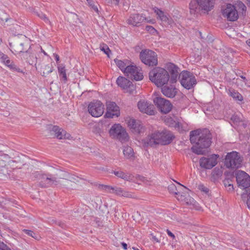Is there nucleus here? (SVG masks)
<instances>
[{
	"label": "nucleus",
	"instance_id": "39",
	"mask_svg": "<svg viewBox=\"0 0 250 250\" xmlns=\"http://www.w3.org/2000/svg\"><path fill=\"white\" fill-rule=\"evenodd\" d=\"M22 231L25 234H27L30 236H31L32 237L34 238L36 240H39L40 238V236L37 233H35L32 230L24 229Z\"/></svg>",
	"mask_w": 250,
	"mask_h": 250
},
{
	"label": "nucleus",
	"instance_id": "33",
	"mask_svg": "<svg viewBox=\"0 0 250 250\" xmlns=\"http://www.w3.org/2000/svg\"><path fill=\"white\" fill-rule=\"evenodd\" d=\"M53 70V67L51 64H47L44 65L42 67L41 72L43 74V76H46L48 75L50 73H51Z\"/></svg>",
	"mask_w": 250,
	"mask_h": 250
},
{
	"label": "nucleus",
	"instance_id": "10",
	"mask_svg": "<svg viewBox=\"0 0 250 250\" xmlns=\"http://www.w3.org/2000/svg\"><path fill=\"white\" fill-rule=\"evenodd\" d=\"M45 131V135L50 137H55L59 139L65 137V131L57 125H47Z\"/></svg>",
	"mask_w": 250,
	"mask_h": 250
},
{
	"label": "nucleus",
	"instance_id": "3",
	"mask_svg": "<svg viewBox=\"0 0 250 250\" xmlns=\"http://www.w3.org/2000/svg\"><path fill=\"white\" fill-rule=\"evenodd\" d=\"M149 80L158 87H161L166 84L169 80L168 71L161 67H156L149 73Z\"/></svg>",
	"mask_w": 250,
	"mask_h": 250
},
{
	"label": "nucleus",
	"instance_id": "54",
	"mask_svg": "<svg viewBox=\"0 0 250 250\" xmlns=\"http://www.w3.org/2000/svg\"><path fill=\"white\" fill-rule=\"evenodd\" d=\"M122 246H123V248L124 250L127 249V245L126 243L124 242L122 243Z\"/></svg>",
	"mask_w": 250,
	"mask_h": 250
},
{
	"label": "nucleus",
	"instance_id": "16",
	"mask_svg": "<svg viewBox=\"0 0 250 250\" xmlns=\"http://www.w3.org/2000/svg\"><path fill=\"white\" fill-rule=\"evenodd\" d=\"M223 16L229 21H235L238 18V14L236 7L231 4H228L222 12Z\"/></svg>",
	"mask_w": 250,
	"mask_h": 250
},
{
	"label": "nucleus",
	"instance_id": "59",
	"mask_svg": "<svg viewBox=\"0 0 250 250\" xmlns=\"http://www.w3.org/2000/svg\"><path fill=\"white\" fill-rule=\"evenodd\" d=\"M25 59H27V60H28V58H27V57H26ZM27 61H28V62H29L30 64H33V62H29V61H28V60H27Z\"/></svg>",
	"mask_w": 250,
	"mask_h": 250
},
{
	"label": "nucleus",
	"instance_id": "14",
	"mask_svg": "<svg viewBox=\"0 0 250 250\" xmlns=\"http://www.w3.org/2000/svg\"><path fill=\"white\" fill-rule=\"evenodd\" d=\"M39 179L41 180L40 185L42 188L48 187L52 185H57L59 183L57 178L50 174H40Z\"/></svg>",
	"mask_w": 250,
	"mask_h": 250
},
{
	"label": "nucleus",
	"instance_id": "52",
	"mask_svg": "<svg viewBox=\"0 0 250 250\" xmlns=\"http://www.w3.org/2000/svg\"><path fill=\"white\" fill-rule=\"evenodd\" d=\"M167 234L170 236L172 239H175V236L174 234L172 233L169 229H167Z\"/></svg>",
	"mask_w": 250,
	"mask_h": 250
},
{
	"label": "nucleus",
	"instance_id": "31",
	"mask_svg": "<svg viewBox=\"0 0 250 250\" xmlns=\"http://www.w3.org/2000/svg\"><path fill=\"white\" fill-rule=\"evenodd\" d=\"M201 7L197 0H192L189 3L190 12L191 14H195L197 10H199Z\"/></svg>",
	"mask_w": 250,
	"mask_h": 250
},
{
	"label": "nucleus",
	"instance_id": "18",
	"mask_svg": "<svg viewBox=\"0 0 250 250\" xmlns=\"http://www.w3.org/2000/svg\"><path fill=\"white\" fill-rule=\"evenodd\" d=\"M153 9L157 16V18L161 20V24L163 26L167 27L172 25L173 21L170 16L167 15L163 11L156 7H154Z\"/></svg>",
	"mask_w": 250,
	"mask_h": 250
},
{
	"label": "nucleus",
	"instance_id": "8",
	"mask_svg": "<svg viewBox=\"0 0 250 250\" xmlns=\"http://www.w3.org/2000/svg\"><path fill=\"white\" fill-rule=\"evenodd\" d=\"M99 188L109 193H115L117 195L126 198H135V195L129 191L124 190L121 188L113 187L108 185H99Z\"/></svg>",
	"mask_w": 250,
	"mask_h": 250
},
{
	"label": "nucleus",
	"instance_id": "36",
	"mask_svg": "<svg viewBox=\"0 0 250 250\" xmlns=\"http://www.w3.org/2000/svg\"><path fill=\"white\" fill-rule=\"evenodd\" d=\"M223 183L228 191H230L233 190V186L232 183V181L230 179H225L223 181Z\"/></svg>",
	"mask_w": 250,
	"mask_h": 250
},
{
	"label": "nucleus",
	"instance_id": "28",
	"mask_svg": "<svg viewBox=\"0 0 250 250\" xmlns=\"http://www.w3.org/2000/svg\"><path fill=\"white\" fill-rule=\"evenodd\" d=\"M228 94L237 102H242L243 101V96L234 89H229Z\"/></svg>",
	"mask_w": 250,
	"mask_h": 250
},
{
	"label": "nucleus",
	"instance_id": "11",
	"mask_svg": "<svg viewBox=\"0 0 250 250\" xmlns=\"http://www.w3.org/2000/svg\"><path fill=\"white\" fill-rule=\"evenodd\" d=\"M153 102L162 113H167L172 109V105L171 103L165 98L156 97L153 99Z\"/></svg>",
	"mask_w": 250,
	"mask_h": 250
},
{
	"label": "nucleus",
	"instance_id": "21",
	"mask_svg": "<svg viewBox=\"0 0 250 250\" xmlns=\"http://www.w3.org/2000/svg\"><path fill=\"white\" fill-rule=\"evenodd\" d=\"M106 112L105 117L109 118H113L114 117H118L120 115L119 107L115 103L113 102H106Z\"/></svg>",
	"mask_w": 250,
	"mask_h": 250
},
{
	"label": "nucleus",
	"instance_id": "43",
	"mask_svg": "<svg viewBox=\"0 0 250 250\" xmlns=\"http://www.w3.org/2000/svg\"><path fill=\"white\" fill-rule=\"evenodd\" d=\"M237 6L239 10L242 11L243 14V12H246L247 7L242 2L238 1L237 3Z\"/></svg>",
	"mask_w": 250,
	"mask_h": 250
},
{
	"label": "nucleus",
	"instance_id": "62",
	"mask_svg": "<svg viewBox=\"0 0 250 250\" xmlns=\"http://www.w3.org/2000/svg\"><path fill=\"white\" fill-rule=\"evenodd\" d=\"M0 235H1V231L0 230Z\"/></svg>",
	"mask_w": 250,
	"mask_h": 250
},
{
	"label": "nucleus",
	"instance_id": "6",
	"mask_svg": "<svg viewBox=\"0 0 250 250\" xmlns=\"http://www.w3.org/2000/svg\"><path fill=\"white\" fill-rule=\"evenodd\" d=\"M181 85L187 89H190L196 84V80L192 73L187 71H182L179 76Z\"/></svg>",
	"mask_w": 250,
	"mask_h": 250
},
{
	"label": "nucleus",
	"instance_id": "48",
	"mask_svg": "<svg viewBox=\"0 0 250 250\" xmlns=\"http://www.w3.org/2000/svg\"><path fill=\"white\" fill-rule=\"evenodd\" d=\"M66 177L68 178V180L75 182H78V180L77 179V178H78V177L74 175H70L69 174H68V176H66Z\"/></svg>",
	"mask_w": 250,
	"mask_h": 250
},
{
	"label": "nucleus",
	"instance_id": "30",
	"mask_svg": "<svg viewBox=\"0 0 250 250\" xmlns=\"http://www.w3.org/2000/svg\"><path fill=\"white\" fill-rule=\"evenodd\" d=\"M167 188L170 193H173L175 195H176L178 196L177 197V198L178 199V200H183V199H182L183 195L182 194H181L180 192H179L178 191L177 187H176V186L174 184H171L169 185L168 186Z\"/></svg>",
	"mask_w": 250,
	"mask_h": 250
},
{
	"label": "nucleus",
	"instance_id": "51",
	"mask_svg": "<svg viewBox=\"0 0 250 250\" xmlns=\"http://www.w3.org/2000/svg\"><path fill=\"white\" fill-rule=\"evenodd\" d=\"M0 250H11V249L3 242L0 241Z\"/></svg>",
	"mask_w": 250,
	"mask_h": 250
},
{
	"label": "nucleus",
	"instance_id": "24",
	"mask_svg": "<svg viewBox=\"0 0 250 250\" xmlns=\"http://www.w3.org/2000/svg\"><path fill=\"white\" fill-rule=\"evenodd\" d=\"M127 125L131 131L136 133H140L144 129L141 122L134 119L131 118L128 120Z\"/></svg>",
	"mask_w": 250,
	"mask_h": 250
},
{
	"label": "nucleus",
	"instance_id": "2",
	"mask_svg": "<svg viewBox=\"0 0 250 250\" xmlns=\"http://www.w3.org/2000/svg\"><path fill=\"white\" fill-rule=\"evenodd\" d=\"M173 138V135L169 131L164 130L162 132L156 131L143 139V142L146 146L153 147L159 144L168 145L171 142Z\"/></svg>",
	"mask_w": 250,
	"mask_h": 250
},
{
	"label": "nucleus",
	"instance_id": "38",
	"mask_svg": "<svg viewBox=\"0 0 250 250\" xmlns=\"http://www.w3.org/2000/svg\"><path fill=\"white\" fill-rule=\"evenodd\" d=\"M164 122L169 126H175L177 123L172 118L169 116H166L164 118Z\"/></svg>",
	"mask_w": 250,
	"mask_h": 250
},
{
	"label": "nucleus",
	"instance_id": "25",
	"mask_svg": "<svg viewBox=\"0 0 250 250\" xmlns=\"http://www.w3.org/2000/svg\"><path fill=\"white\" fill-rule=\"evenodd\" d=\"M167 69L168 73L171 75L169 80L171 83H173L176 82L178 76H179L178 72V67L175 64L172 63H169L167 64Z\"/></svg>",
	"mask_w": 250,
	"mask_h": 250
},
{
	"label": "nucleus",
	"instance_id": "29",
	"mask_svg": "<svg viewBox=\"0 0 250 250\" xmlns=\"http://www.w3.org/2000/svg\"><path fill=\"white\" fill-rule=\"evenodd\" d=\"M123 153L125 157L128 159H133L134 151L132 147L129 146L124 147Z\"/></svg>",
	"mask_w": 250,
	"mask_h": 250
},
{
	"label": "nucleus",
	"instance_id": "60",
	"mask_svg": "<svg viewBox=\"0 0 250 250\" xmlns=\"http://www.w3.org/2000/svg\"><path fill=\"white\" fill-rule=\"evenodd\" d=\"M248 4L250 5V0H247Z\"/></svg>",
	"mask_w": 250,
	"mask_h": 250
},
{
	"label": "nucleus",
	"instance_id": "37",
	"mask_svg": "<svg viewBox=\"0 0 250 250\" xmlns=\"http://www.w3.org/2000/svg\"><path fill=\"white\" fill-rule=\"evenodd\" d=\"M0 60L3 63H4L7 66L9 65L11 63H12V62H13L9 59V57L7 55H4L3 53H1L0 52Z\"/></svg>",
	"mask_w": 250,
	"mask_h": 250
},
{
	"label": "nucleus",
	"instance_id": "44",
	"mask_svg": "<svg viewBox=\"0 0 250 250\" xmlns=\"http://www.w3.org/2000/svg\"><path fill=\"white\" fill-rule=\"evenodd\" d=\"M87 1L88 5L90 6L92 9L97 12L98 14L99 13V10L97 6L95 5L94 2L93 0H86Z\"/></svg>",
	"mask_w": 250,
	"mask_h": 250
},
{
	"label": "nucleus",
	"instance_id": "9",
	"mask_svg": "<svg viewBox=\"0 0 250 250\" xmlns=\"http://www.w3.org/2000/svg\"><path fill=\"white\" fill-rule=\"evenodd\" d=\"M104 105L100 101L91 102L88 106L89 113L94 117H99L103 115L104 112Z\"/></svg>",
	"mask_w": 250,
	"mask_h": 250
},
{
	"label": "nucleus",
	"instance_id": "5",
	"mask_svg": "<svg viewBox=\"0 0 250 250\" xmlns=\"http://www.w3.org/2000/svg\"><path fill=\"white\" fill-rule=\"evenodd\" d=\"M140 58L144 64L148 66H156L158 64L157 54L149 49L143 50L140 53Z\"/></svg>",
	"mask_w": 250,
	"mask_h": 250
},
{
	"label": "nucleus",
	"instance_id": "40",
	"mask_svg": "<svg viewBox=\"0 0 250 250\" xmlns=\"http://www.w3.org/2000/svg\"><path fill=\"white\" fill-rule=\"evenodd\" d=\"M114 61L117 66H118L122 71L124 72L126 67L127 66H126V64L122 61L118 59H115Z\"/></svg>",
	"mask_w": 250,
	"mask_h": 250
},
{
	"label": "nucleus",
	"instance_id": "46",
	"mask_svg": "<svg viewBox=\"0 0 250 250\" xmlns=\"http://www.w3.org/2000/svg\"><path fill=\"white\" fill-rule=\"evenodd\" d=\"M10 69L14 71L19 72L20 69L15 64L14 62H12L9 65L7 66Z\"/></svg>",
	"mask_w": 250,
	"mask_h": 250
},
{
	"label": "nucleus",
	"instance_id": "56",
	"mask_svg": "<svg viewBox=\"0 0 250 250\" xmlns=\"http://www.w3.org/2000/svg\"><path fill=\"white\" fill-rule=\"evenodd\" d=\"M152 238L154 240L156 241L157 242H159V240H158V239L156 237V236H153L152 237Z\"/></svg>",
	"mask_w": 250,
	"mask_h": 250
},
{
	"label": "nucleus",
	"instance_id": "13",
	"mask_svg": "<svg viewBox=\"0 0 250 250\" xmlns=\"http://www.w3.org/2000/svg\"><path fill=\"white\" fill-rule=\"evenodd\" d=\"M218 157L216 154H212L208 157H202L199 160L200 166L205 169H211L217 164Z\"/></svg>",
	"mask_w": 250,
	"mask_h": 250
},
{
	"label": "nucleus",
	"instance_id": "17",
	"mask_svg": "<svg viewBox=\"0 0 250 250\" xmlns=\"http://www.w3.org/2000/svg\"><path fill=\"white\" fill-rule=\"evenodd\" d=\"M116 83L118 86L130 94L133 93L135 90V86L132 83L124 77H119Z\"/></svg>",
	"mask_w": 250,
	"mask_h": 250
},
{
	"label": "nucleus",
	"instance_id": "41",
	"mask_svg": "<svg viewBox=\"0 0 250 250\" xmlns=\"http://www.w3.org/2000/svg\"><path fill=\"white\" fill-rule=\"evenodd\" d=\"M120 0H105V3L109 6H113L118 5Z\"/></svg>",
	"mask_w": 250,
	"mask_h": 250
},
{
	"label": "nucleus",
	"instance_id": "55",
	"mask_svg": "<svg viewBox=\"0 0 250 250\" xmlns=\"http://www.w3.org/2000/svg\"><path fill=\"white\" fill-rule=\"evenodd\" d=\"M147 22L153 23H154V20H148L147 18H146V20H145Z\"/></svg>",
	"mask_w": 250,
	"mask_h": 250
},
{
	"label": "nucleus",
	"instance_id": "45",
	"mask_svg": "<svg viewBox=\"0 0 250 250\" xmlns=\"http://www.w3.org/2000/svg\"><path fill=\"white\" fill-rule=\"evenodd\" d=\"M100 49L105 54H106L108 57H109V53L110 52V50L107 45L106 44H103V45L101 46Z\"/></svg>",
	"mask_w": 250,
	"mask_h": 250
},
{
	"label": "nucleus",
	"instance_id": "49",
	"mask_svg": "<svg viewBox=\"0 0 250 250\" xmlns=\"http://www.w3.org/2000/svg\"><path fill=\"white\" fill-rule=\"evenodd\" d=\"M37 15L40 18L43 20L45 22H47L48 21H49L48 19L46 17L45 15L42 13V12L37 13Z\"/></svg>",
	"mask_w": 250,
	"mask_h": 250
},
{
	"label": "nucleus",
	"instance_id": "23",
	"mask_svg": "<svg viewBox=\"0 0 250 250\" xmlns=\"http://www.w3.org/2000/svg\"><path fill=\"white\" fill-rule=\"evenodd\" d=\"M12 49L13 50L12 52L14 53H23V57L25 58L28 55L27 48L29 47L27 42H17L13 46H11Z\"/></svg>",
	"mask_w": 250,
	"mask_h": 250
},
{
	"label": "nucleus",
	"instance_id": "35",
	"mask_svg": "<svg viewBox=\"0 0 250 250\" xmlns=\"http://www.w3.org/2000/svg\"><path fill=\"white\" fill-rule=\"evenodd\" d=\"M58 73L60 76H62V79L66 83L67 81V78L66 74V70L64 66L60 65L58 66Z\"/></svg>",
	"mask_w": 250,
	"mask_h": 250
},
{
	"label": "nucleus",
	"instance_id": "58",
	"mask_svg": "<svg viewBox=\"0 0 250 250\" xmlns=\"http://www.w3.org/2000/svg\"><path fill=\"white\" fill-rule=\"evenodd\" d=\"M241 78L242 79H243V80H246V77H244V76H241Z\"/></svg>",
	"mask_w": 250,
	"mask_h": 250
},
{
	"label": "nucleus",
	"instance_id": "4",
	"mask_svg": "<svg viewBox=\"0 0 250 250\" xmlns=\"http://www.w3.org/2000/svg\"><path fill=\"white\" fill-rule=\"evenodd\" d=\"M243 158L236 151L228 153L225 159V165L229 168H238L241 167Z\"/></svg>",
	"mask_w": 250,
	"mask_h": 250
},
{
	"label": "nucleus",
	"instance_id": "57",
	"mask_svg": "<svg viewBox=\"0 0 250 250\" xmlns=\"http://www.w3.org/2000/svg\"><path fill=\"white\" fill-rule=\"evenodd\" d=\"M246 42L247 44L250 47V39L247 40Z\"/></svg>",
	"mask_w": 250,
	"mask_h": 250
},
{
	"label": "nucleus",
	"instance_id": "20",
	"mask_svg": "<svg viewBox=\"0 0 250 250\" xmlns=\"http://www.w3.org/2000/svg\"><path fill=\"white\" fill-rule=\"evenodd\" d=\"M146 20V18L143 14H130L129 18L126 20V22L129 25L132 26L138 27L141 23Z\"/></svg>",
	"mask_w": 250,
	"mask_h": 250
},
{
	"label": "nucleus",
	"instance_id": "61",
	"mask_svg": "<svg viewBox=\"0 0 250 250\" xmlns=\"http://www.w3.org/2000/svg\"><path fill=\"white\" fill-rule=\"evenodd\" d=\"M43 53H44V55H46V53H45V52H44V51H43Z\"/></svg>",
	"mask_w": 250,
	"mask_h": 250
},
{
	"label": "nucleus",
	"instance_id": "27",
	"mask_svg": "<svg viewBox=\"0 0 250 250\" xmlns=\"http://www.w3.org/2000/svg\"><path fill=\"white\" fill-rule=\"evenodd\" d=\"M202 10L209 11L213 7V0H197Z\"/></svg>",
	"mask_w": 250,
	"mask_h": 250
},
{
	"label": "nucleus",
	"instance_id": "7",
	"mask_svg": "<svg viewBox=\"0 0 250 250\" xmlns=\"http://www.w3.org/2000/svg\"><path fill=\"white\" fill-rule=\"evenodd\" d=\"M110 135L113 138L118 139L121 142H126L128 140V136L125 129L120 124H114L109 130Z\"/></svg>",
	"mask_w": 250,
	"mask_h": 250
},
{
	"label": "nucleus",
	"instance_id": "12",
	"mask_svg": "<svg viewBox=\"0 0 250 250\" xmlns=\"http://www.w3.org/2000/svg\"><path fill=\"white\" fill-rule=\"evenodd\" d=\"M124 73L128 78L133 79L136 81H140L143 79V75L142 70L136 66H127L124 71Z\"/></svg>",
	"mask_w": 250,
	"mask_h": 250
},
{
	"label": "nucleus",
	"instance_id": "50",
	"mask_svg": "<svg viewBox=\"0 0 250 250\" xmlns=\"http://www.w3.org/2000/svg\"><path fill=\"white\" fill-rule=\"evenodd\" d=\"M198 188L202 191L206 193H207L209 191V189L205 187L204 185H199L198 186Z\"/></svg>",
	"mask_w": 250,
	"mask_h": 250
},
{
	"label": "nucleus",
	"instance_id": "34",
	"mask_svg": "<svg viewBox=\"0 0 250 250\" xmlns=\"http://www.w3.org/2000/svg\"><path fill=\"white\" fill-rule=\"evenodd\" d=\"M112 173H114L118 177L126 181H129L131 179L130 176L121 171H113Z\"/></svg>",
	"mask_w": 250,
	"mask_h": 250
},
{
	"label": "nucleus",
	"instance_id": "15",
	"mask_svg": "<svg viewBox=\"0 0 250 250\" xmlns=\"http://www.w3.org/2000/svg\"><path fill=\"white\" fill-rule=\"evenodd\" d=\"M237 183L240 187L247 188L250 186V176L243 171H238L236 173Z\"/></svg>",
	"mask_w": 250,
	"mask_h": 250
},
{
	"label": "nucleus",
	"instance_id": "1",
	"mask_svg": "<svg viewBox=\"0 0 250 250\" xmlns=\"http://www.w3.org/2000/svg\"><path fill=\"white\" fill-rule=\"evenodd\" d=\"M190 141L195 144L191 147L192 152L197 155H203L206 153L205 149L211 144V135L207 129L193 130L190 132Z\"/></svg>",
	"mask_w": 250,
	"mask_h": 250
},
{
	"label": "nucleus",
	"instance_id": "22",
	"mask_svg": "<svg viewBox=\"0 0 250 250\" xmlns=\"http://www.w3.org/2000/svg\"><path fill=\"white\" fill-rule=\"evenodd\" d=\"M138 107L140 111L148 115H154L155 110L154 105L149 102L145 101H140L138 103Z\"/></svg>",
	"mask_w": 250,
	"mask_h": 250
},
{
	"label": "nucleus",
	"instance_id": "42",
	"mask_svg": "<svg viewBox=\"0 0 250 250\" xmlns=\"http://www.w3.org/2000/svg\"><path fill=\"white\" fill-rule=\"evenodd\" d=\"M230 120L232 123L236 125H238L241 122L240 118L237 115H232Z\"/></svg>",
	"mask_w": 250,
	"mask_h": 250
},
{
	"label": "nucleus",
	"instance_id": "32",
	"mask_svg": "<svg viewBox=\"0 0 250 250\" xmlns=\"http://www.w3.org/2000/svg\"><path fill=\"white\" fill-rule=\"evenodd\" d=\"M223 174V170L222 168L216 167L214 168L211 172V177L214 180H216L220 177Z\"/></svg>",
	"mask_w": 250,
	"mask_h": 250
},
{
	"label": "nucleus",
	"instance_id": "47",
	"mask_svg": "<svg viewBox=\"0 0 250 250\" xmlns=\"http://www.w3.org/2000/svg\"><path fill=\"white\" fill-rule=\"evenodd\" d=\"M146 30L149 33L154 34L157 33V30L152 26L147 25L146 26Z\"/></svg>",
	"mask_w": 250,
	"mask_h": 250
},
{
	"label": "nucleus",
	"instance_id": "19",
	"mask_svg": "<svg viewBox=\"0 0 250 250\" xmlns=\"http://www.w3.org/2000/svg\"><path fill=\"white\" fill-rule=\"evenodd\" d=\"M153 9L157 16V18L161 20V24L163 26L167 27L172 25L173 21L170 16L167 15L163 11L156 7H154Z\"/></svg>",
	"mask_w": 250,
	"mask_h": 250
},
{
	"label": "nucleus",
	"instance_id": "26",
	"mask_svg": "<svg viewBox=\"0 0 250 250\" xmlns=\"http://www.w3.org/2000/svg\"><path fill=\"white\" fill-rule=\"evenodd\" d=\"M161 91L165 96L170 98L174 97L177 93V89L172 85L163 86Z\"/></svg>",
	"mask_w": 250,
	"mask_h": 250
},
{
	"label": "nucleus",
	"instance_id": "53",
	"mask_svg": "<svg viewBox=\"0 0 250 250\" xmlns=\"http://www.w3.org/2000/svg\"><path fill=\"white\" fill-rule=\"evenodd\" d=\"M54 56L55 58V60L57 62H58L60 60V57L59 56L56 54H54Z\"/></svg>",
	"mask_w": 250,
	"mask_h": 250
}]
</instances>
